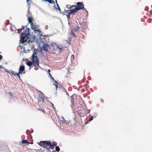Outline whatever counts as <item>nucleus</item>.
Instances as JSON below:
<instances>
[{
  "mask_svg": "<svg viewBox=\"0 0 152 152\" xmlns=\"http://www.w3.org/2000/svg\"><path fill=\"white\" fill-rule=\"evenodd\" d=\"M29 28H26L24 31V33H23L21 34L20 41L22 43H31L34 42L35 40V37H32L30 38V40H28L27 42V39H28V35L29 34Z\"/></svg>",
  "mask_w": 152,
  "mask_h": 152,
  "instance_id": "obj_1",
  "label": "nucleus"
},
{
  "mask_svg": "<svg viewBox=\"0 0 152 152\" xmlns=\"http://www.w3.org/2000/svg\"><path fill=\"white\" fill-rule=\"evenodd\" d=\"M38 143L40 146L43 147L48 151H49L50 149H53L54 146L57 145L56 144H55L54 142L52 143L49 141H41Z\"/></svg>",
  "mask_w": 152,
  "mask_h": 152,
  "instance_id": "obj_2",
  "label": "nucleus"
},
{
  "mask_svg": "<svg viewBox=\"0 0 152 152\" xmlns=\"http://www.w3.org/2000/svg\"><path fill=\"white\" fill-rule=\"evenodd\" d=\"M76 5H72L71 7L69 5H67V7L69 8V9H71L73 7H75V8L73 9H72V12H77L78 10L81 9L84 10L87 13H88V12L86 10V9L84 7V5L83 2H78L76 3Z\"/></svg>",
  "mask_w": 152,
  "mask_h": 152,
  "instance_id": "obj_3",
  "label": "nucleus"
},
{
  "mask_svg": "<svg viewBox=\"0 0 152 152\" xmlns=\"http://www.w3.org/2000/svg\"><path fill=\"white\" fill-rule=\"evenodd\" d=\"M36 53H34L32 57V61H28L26 63V64L28 66H31L33 64L34 66H39V62Z\"/></svg>",
  "mask_w": 152,
  "mask_h": 152,
  "instance_id": "obj_4",
  "label": "nucleus"
},
{
  "mask_svg": "<svg viewBox=\"0 0 152 152\" xmlns=\"http://www.w3.org/2000/svg\"><path fill=\"white\" fill-rule=\"evenodd\" d=\"M25 68L24 66H21L19 68V72L18 73L19 74L22 73H25V72H23L25 71Z\"/></svg>",
  "mask_w": 152,
  "mask_h": 152,
  "instance_id": "obj_5",
  "label": "nucleus"
},
{
  "mask_svg": "<svg viewBox=\"0 0 152 152\" xmlns=\"http://www.w3.org/2000/svg\"><path fill=\"white\" fill-rule=\"evenodd\" d=\"M31 28L32 29L34 30V32L38 31L39 32L40 31L39 29H37V28L36 26L33 23V24H31Z\"/></svg>",
  "mask_w": 152,
  "mask_h": 152,
  "instance_id": "obj_6",
  "label": "nucleus"
},
{
  "mask_svg": "<svg viewBox=\"0 0 152 152\" xmlns=\"http://www.w3.org/2000/svg\"><path fill=\"white\" fill-rule=\"evenodd\" d=\"M42 48V50H45L46 51H48V50L49 49L48 45L47 43L44 44Z\"/></svg>",
  "mask_w": 152,
  "mask_h": 152,
  "instance_id": "obj_7",
  "label": "nucleus"
},
{
  "mask_svg": "<svg viewBox=\"0 0 152 152\" xmlns=\"http://www.w3.org/2000/svg\"><path fill=\"white\" fill-rule=\"evenodd\" d=\"M55 45V43H51L50 44H48L49 49H50L52 50H54L53 46Z\"/></svg>",
  "mask_w": 152,
  "mask_h": 152,
  "instance_id": "obj_8",
  "label": "nucleus"
},
{
  "mask_svg": "<svg viewBox=\"0 0 152 152\" xmlns=\"http://www.w3.org/2000/svg\"><path fill=\"white\" fill-rule=\"evenodd\" d=\"M28 20L29 23L30 24H33V21L34 20V19L32 17H29Z\"/></svg>",
  "mask_w": 152,
  "mask_h": 152,
  "instance_id": "obj_9",
  "label": "nucleus"
},
{
  "mask_svg": "<svg viewBox=\"0 0 152 152\" xmlns=\"http://www.w3.org/2000/svg\"><path fill=\"white\" fill-rule=\"evenodd\" d=\"M70 10H69L68 14L66 15L68 19L69 18H70V15L72 14H74L75 12H72V9H70Z\"/></svg>",
  "mask_w": 152,
  "mask_h": 152,
  "instance_id": "obj_10",
  "label": "nucleus"
},
{
  "mask_svg": "<svg viewBox=\"0 0 152 152\" xmlns=\"http://www.w3.org/2000/svg\"><path fill=\"white\" fill-rule=\"evenodd\" d=\"M11 72L12 75H14L15 76L17 75L19 79H20V75L18 73H17L15 72L12 70L11 71Z\"/></svg>",
  "mask_w": 152,
  "mask_h": 152,
  "instance_id": "obj_11",
  "label": "nucleus"
},
{
  "mask_svg": "<svg viewBox=\"0 0 152 152\" xmlns=\"http://www.w3.org/2000/svg\"><path fill=\"white\" fill-rule=\"evenodd\" d=\"M53 82V83L54 85H55L56 86V89H57L58 88V83L56 80H55L53 77H52Z\"/></svg>",
  "mask_w": 152,
  "mask_h": 152,
  "instance_id": "obj_12",
  "label": "nucleus"
},
{
  "mask_svg": "<svg viewBox=\"0 0 152 152\" xmlns=\"http://www.w3.org/2000/svg\"><path fill=\"white\" fill-rule=\"evenodd\" d=\"M38 101L39 102H44V99L42 97H39L37 98Z\"/></svg>",
  "mask_w": 152,
  "mask_h": 152,
  "instance_id": "obj_13",
  "label": "nucleus"
},
{
  "mask_svg": "<svg viewBox=\"0 0 152 152\" xmlns=\"http://www.w3.org/2000/svg\"><path fill=\"white\" fill-rule=\"evenodd\" d=\"M21 142L23 144H28V143H29V142L25 140H22Z\"/></svg>",
  "mask_w": 152,
  "mask_h": 152,
  "instance_id": "obj_14",
  "label": "nucleus"
},
{
  "mask_svg": "<svg viewBox=\"0 0 152 152\" xmlns=\"http://www.w3.org/2000/svg\"><path fill=\"white\" fill-rule=\"evenodd\" d=\"M71 101L72 103V104H73L74 102H75V99L73 97V96H71Z\"/></svg>",
  "mask_w": 152,
  "mask_h": 152,
  "instance_id": "obj_15",
  "label": "nucleus"
},
{
  "mask_svg": "<svg viewBox=\"0 0 152 152\" xmlns=\"http://www.w3.org/2000/svg\"><path fill=\"white\" fill-rule=\"evenodd\" d=\"M57 48L60 50V51H61L63 49L62 46L61 45L59 46L58 45H57Z\"/></svg>",
  "mask_w": 152,
  "mask_h": 152,
  "instance_id": "obj_16",
  "label": "nucleus"
},
{
  "mask_svg": "<svg viewBox=\"0 0 152 152\" xmlns=\"http://www.w3.org/2000/svg\"><path fill=\"white\" fill-rule=\"evenodd\" d=\"M71 34L73 36V37H76L75 34L74 33V32L72 31H71Z\"/></svg>",
  "mask_w": 152,
  "mask_h": 152,
  "instance_id": "obj_17",
  "label": "nucleus"
},
{
  "mask_svg": "<svg viewBox=\"0 0 152 152\" xmlns=\"http://www.w3.org/2000/svg\"><path fill=\"white\" fill-rule=\"evenodd\" d=\"M55 149L56 151L57 152H59L60 150V148L58 146H56Z\"/></svg>",
  "mask_w": 152,
  "mask_h": 152,
  "instance_id": "obj_18",
  "label": "nucleus"
},
{
  "mask_svg": "<svg viewBox=\"0 0 152 152\" xmlns=\"http://www.w3.org/2000/svg\"><path fill=\"white\" fill-rule=\"evenodd\" d=\"M24 28H25L23 26H22V28H21L18 29L17 30V31H21L22 30H23Z\"/></svg>",
  "mask_w": 152,
  "mask_h": 152,
  "instance_id": "obj_19",
  "label": "nucleus"
},
{
  "mask_svg": "<svg viewBox=\"0 0 152 152\" xmlns=\"http://www.w3.org/2000/svg\"><path fill=\"white\" fill-rule=\"evenodd\" d=\"M57 5L58 7V8H56V9H57L60 12L61 11V9L60 8V7H59L58 5V4L57 3Z\"/></svg>",
  "mask_w": 152,
  "mask_h": 152,
  "instance_id": "obj_20",
  "label": "nucleus"
},
{
  "mask_svg": "<svg viewBox=\"0 0 152 152\" xmlns=\"http://www.w3.org/2000/svg\"><path fill=\"white\" fill-rule=\"evenodd\" d=\"M93 118H94V116H92L88 120V121H91L92 120H93Z\"/></svg>",
  "mask_w": 152,
  "mask_h": 152,
  "instance_id": "obj_21",
  "label": "nucleus"
},
{
  "mask_svg": "<svg viewBox=\"0 0 152 152\" xmlns=\"http://www.w3.org/2000/svg\"><path fill=\"white\" fill-rule=\"evenodd\" d=\"M78 114L79 115L80 117H82L83 116V115L82 114V113H80V112H78Z\"/></svg>",
  "mask_w": 152,
  "mask_h": 152,
  "instance_id": "obj_22",
  "label": "nucleus"
},
{
  "mask_svg": "<svg viewBox=\"0 0 152 152\" xmlns=\"http://www.w3.org/2000/svg\"><path fill=\"white\" fill-rule=\"evenodd\" d=\"M79 29V27L78 26H77L76 27V28H75V31H78Z\"/></svg>",
  "mask_w": 152,
  "mask_h": 152,
  "instance_id": "obj_23",
  "label": "nucleus"
},
{
  "mask_svg": "<svg viewBox=\"0 0 152 152\" xmlns=\"http://www.w3.org/2000/svg\"><path fill=\"white\" fill-rule=\"evenodd\" d=\"M48 73L49 75H50V77H52L51 75V74L50 73V69L48 70Z\"/></svg>",
  "mask_w": 152,
  "mask_h": 152,
  "instance_id": "obj_24",
  "label": "nucleus"
},
{
  "mask_svg": "<svg viewBox=\"0 0 152 152\" xmlns=\"http://www.w3.org/2000/svg\"><path fill=\"white\" fill-rule=\"evenodd\" d=\"M2 56L1 55H0V60H1L2 59Z\"/></svg>",
  "mask_w": 152,
  "mask_h": 152,
  "instance_id": "obj_25",
  "label": "nucleus"
},
{
  "mask_svg": "<svg viewBox=\"0 0 152 152\" xmlns=\"http://www.w3.org/2000/svg\"><path fill=\"white\" fill-rule=\"evenodd\" d=\"M150 13L152 15V10H151L150 11Z\"/></svg>",
  "mask_w": 152,
  "mask_h": 152,
  "instance_id": "obj_26",
  "label": "nucleus"
},
{
  "mask_svg": "<svg viewBox=\"0 0 152 152\" xmlns=\"http://www.w3.org/2000/svg\"><path fill=\"white\" fill-rule=\"evenodd\" d=\"M71 57H72V58H73V59L75 58L74 55H72Z\"/></svg>",
  "mask_w": 152,
  "mask_h": 152,
  "instance_id": "obj_27",
  "label": "nucleus"
},
{
  "mask_svg": "<svg viewBox=\"0 0 152 152\" xmlns=\"http://www.w3.org/2000/svg\"><path fill=\"white\" fill-rule=\"evenodd\" d=\"M0 68L3 69V67L1 65H0Z\"/></svg>",
  "mask_w": 152,
  "mask_h": 152,
  "instance_id": "obj_28",
  "label": "nucleus"
},
{
  "mask_svg": "<svg viewBox=\"0 0 152 152\" xmlns=\"http://www.w3.org/2000/svg\"><path fill=\"white\" fill-rule=\"evenodd\" d=\"M28 144H33V142H29V143H28Z\"/></svg>",
  "mask_w": 152,
  "mask_h": 152,
  "instance_id": "obj_29",
  "label": "nucleus"
},
{
  "mask_svg": "<svg viewBox=\"0 0 152 152\" xmlns=\"http://www.w3.org/2000/svg\"><path fill=\"white\" fill-rule=\"evenodd\" d=\"M38 110H41V111H42V112H43V110H41V109H39V108L38 109Z\"/></svg>",
  "mask_w": 152,
  "mask_h": 152,
  "instance_id": "obj_30",
  "label": "nucleus"
},
{
  "mask_svg": "<svg viewBox=\"0 0 152 152\" xmlns=\"http://www.w3.org/2000/svg\"><path fill=\"white\" fill-rule=\"evenodd\" d=\"M101 100L102 101V102H103V100L102 99H101Z\"/></svg>",
  "mask_w": 152,
  "mask_h": 152,
  "instance_id": "obj_31",
  "label": "nucleus"
},
{
  "mask_svg": "<svg viewBox=\"0 0 152 152\" xmlns=\"http://www.w3.org/2000/svg\"><path fill=\"white\" fill-rule=\"evenodd\" d=\"M5 71H6V72H9L8 71H7V69H6V70H5Z\"/></svg>",
  "mask_w": 152,
  "mask_h": 152,
  "instance_id": "obj_32",
  "label": "nucleus"
},
{
  "mask_svg": "<svg viewBox=\"0 0 152 152\" xmlns=\"http://www.w3.org/2000/svg\"><path fill=\"white\" fill-rule=\"evenodd\" d=\"M52 106L53 107L54 106V105H53V104H52Z\"/></svg>",
  "mask_w": 152,
  "mask_h": 152,
  "instance_id": "obj_33",
  "label": "nucleus"
},
{
  "mask_svg": "<svg viewBox=\"0 0 152 152\" xmlns=\"http://www.w3.org/2000/svg\"><path fill=\"white\" fill-rule=\"evenodd\" d=\"M83 30V31L84 32V30Z\"/></svg>",
  "mask_w": 152,
  "mask_h": 152,
  "instance_id": "obj_34",
  "label": "nucleus"
}]
</instances>
